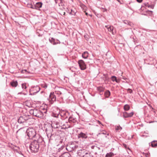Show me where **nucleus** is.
<instances>
[{"label": "nucleus", "mask_w": 157, "mask_h": 157, "mask_svg": "<svg viewBox=\"0 0 157 157\" xmlns=\"http://www.w3.org/2000/svg\"><path fill=\"white\" fill-rule=\"evenodd\" d=\"M59 124V122H56V125H58V124Z\"/></svg>", "instance_id": "48"}, {"label": "nucleus", "mask_w": 157, "mask_h": 157, "mask_svg": "<svg viewBox=\"0 0 157 157\" xmlns=\"http://www.w3.org/2000/svg\"><path fill=\"white\" fill-rule=\"evenodd\" d=\"M84 157H93L91 153L86 152L85 153Z\"/></svg>", "instance_id": "27"}, {"label": "nucleus", "mask_w": 157, "mask_h": 157, "mask_svg": "<svg viewBox=\"0 0 157 157\" xmlns=\"http://www.w3.org/2000/svg\"><path fill=\"white\" fill-rule=\"evenodd\" d=\"M59 157H63V156L62 155H61V156H60Z\"/></svg>", "instance_id": "50"}, {"label": "nucleus", "mask_w": 157, "mask_h": 157, "mask_svg": "<svg viewBox=\"0 0 157 157\" xmlns=\"http://www.w3.org/2000/svg\"><path fill=\"white\" fill-rule=\"evenodd\" d=\"M150 7L152 9H153V7L152 6H151Z\"/></svg>", "instance_id": "46"}, {"label": "nucleus", "mask_w": 157, "mask_h": 157, "mask_svg": "<svg viewBox=\"0 0 157 157\" xmlns=\"http://www.w3.org/2000/svg\"><path fill=\"white\" fill-rule=\"evenodd\" d=\"M71 11L69 12V13L71 15H75L76 13L75 11L74 10L72 9H71Z\"/></svg>", "instance_id": "26"}, {"label": "nucleus", "mask_w": 157, "mask_h": 157, "mask_svg": "<svg viewBox=\"0 0 157 157\" xmlns=\"http://www.w3.org/2000/svg\"><path fill=\"white\" fill-rule=\"evenodd\" d=\"M134 114L133 112L128 113L126 112L123 113V117L124 118H128L132 117Z\"/></svg>", "instance_id": "12"}, {"label": "nucleus", "mask_w": 157, "mask_h": 157, "mask_svg": "<svg viewBox=\"0 0 157 157\" xmlns=\"http://www.w3.org/2000/svg\"><path fill=\"white\" fill-rule=\"evenodd\" d=\"M86 15H87L88 14L87 13H86Z\"/></svg>", "instance_id": "52"}, {"label": "nucleus", "mask_w": 157, "mask_h": 157, "mask_svg": "<svg viewBox=\"0 0 157 157\" xmlns=\"http://www.w3.org/2000/svg\"><path fill=\"white\" fill-rule=\"evenodd\" d=\"M19 153H19V154H21L22 155H23V154L21 153V151H20L19 150Z\"/></svg>", "instance_id": "44"}, {"label": "nucleus", "mask_w": 157, "mask_h": 157, "mask_svg": "<svg viewBox=\"0 0 157 157\" xmlns=\"http://www.w3.org/2000/svg\"><path fill=\"white\" fill-rule=\"evenodd\" d=\"M60 114L63 119L67 118L69 116V113L66 111H62L60 112Z\"/></svg>", "instance_id": "9"}, {"label": "nucleus", "mask_w": 157, "mask_h": 157, "mask_svg": "<svg viewBox=\"0 0 157 157\" xmlns=\"http://www.w3.org/2000/svg\"><path fill=\"white\" fill-rule=\"evenodd\" d=\"M30 113L33 116L39 118H43L44 115L43 112L39 109H35L31 110L30 111Z\"/></svg>", "instance_id": "3"}, {"label": "nucleus", "mask_w": 157, "mask_h": 157, "mask_svg": "<svg viewBox=\"0 0 157 157\" xmlns=\"http://www.w3.org/2000/svg\"><path fill=\"white\" fill-rule=\"evenodd\" d=\"M52 126L51 124L49 125L48 126V128H46L45 129V132L47 133H52L53 132Z\"/></svg>", "instance_id": "13"}, {"label": "nucleus", "mask_w": 157, "mask_h": 157, "mask_svg": "<svg viewBox=\"0 0 157 157\" xmlns=\"http://www.w3.org/2000/svg\"><path fill=\"white\" fill-rule=\"evenodd\" d=\"M68 121L69 123H75L76 121V118L73 116H70L68 118Z\"/></svg>", "instance_id": "14"}, {"label": "nucleus", "mask_w": 157, "mask_h": 157, "mask_svg": "<svg viewBox=\"0 0 157 157\" xmlns=\"http://www.w3.org/2000/svg\"><path fill=\"white\" fill-rule=\"evenodd\" d=\"M38 138L37 140H34L29 145V148L32 152L36 153L39 150V143L43 141V139L41 137L38 136Z\"/></svg>", "instance_id": "1"}, {"label": "nucleus", "mask_w": 157, "mask_h": 157, "mask_svg": "<svg viewBox=\"0 0 157 157\" xmlns=\"http://www.w3.org/2000/svg\"><path fill=\"white\" fill-rule=\"evenodd\" d=\"M19 149L20 148L19 147L17 146H14L13 150H14V151H16V152L19 153Z\"/></svg>", "instance_id": "28"}, {"label": "nucleus", "mask_w": 157, "mask_h": 157, "mask_svg": "<svg viewBox=\"0 0 157 157\" xmlns=\"http://www.w3.org/2000/svg\"><path fill=\"white\" fill-rule=\"evenodd\" d=\"M123 79L125 80H128V78L126 77H125L124 76H123L122 77V78Z\"/></svg>", "instance_id": "41"}, {"label": "nucleus", "mask_w": 157, "mask_h": 157, "mask_svg": "<svg viewBox=\"0 0 157 157\" xmlns=\"http://www.w3.org/2000/svg\"><path fill=\"white\" fill-rule=\"evenodd\" d=\"M27 135L30 139H32L36 136V131L35 129L31 128H29L26 130Z\"/></svg>", "instance_id": "2"}, {"label": "nucleus", "mask_w": 157, "mask_h": 157, "mask_svg": "<svg viewBox=\"0 0 157 157\" xmlns=\"http://www.w3.org/2000/svg\"><path fill=\"white\" fill-rule=\"evenodd\" d=\"M127 91L130 93L131 94L132 92V90L128 88L127 89Z\"/></svg>", "instance_id": "36"}, {"label": "nucleus", "mask_w": 157, "mask_h": 157, "mask_svg": "<svg viewBox=\"0 0 157 157\" xmlns=\"http://www.w3.org/2000/svg\"><path fill=\"white\" fill-rule=\"evenodd\" d=\"M145 6H146V7H150L151 6L150 5H148V3H146V4H145Z\"/></svg>", "instance_id": "38"}, {"label": "nucleus", "mask_w": 157, "mask_h": 157, "mask_svg": "<svg viewBox=\"0 0 157 157\" xmlns=\"http://www.w3.org/2000/svg\"><path fill=\"white\" fill-rule=\"evenodd\" d=\"M151 145L153 147H157V141L154 140L151 142Z\"/></svg>", "instance_id": "17"}, {"label": "nucleus", "mask_w": 157, "mask_h": 157, "mask_svg": "<svg viewBox=\"0 0 157 157\" xmlns=\"http://www.w3.org/2000/svg\"><path fill=\"white\" fill-rule=\"evenodd\" d=\"M10 84L13 87H15L18 85V82L17 81H13L10 82Z\"/></svg>", "instance_id": "16"}, {"label": "nucleus", "mask_w": 157, "mask_h": 157, "mask_svg": "<svg viewBox=\"0 0 157 157\" xmlns=\"http://www.w3.org/2000/svg\"><path fill=\"white\" fill-rule=\"evenodd\" d=\"M29 119L28 116L24 115L20 116L18 119L17 121L19 123L22 124L23 125H26Z\"/></svg>", "instance_id": "4"}, {"label": "nucleus", "mask_w": 157, "mask_h": 157, "mask_svg": "<svg viewBox=\"0 0 157 157\" xmlns=\"http://www.w3.org/2000/svg\"><path fill=\"white\" fill-rule=\"evenodd\" d=\"M42 4L41 2H38L36 3L34 6L35 9H38V8L41 7Z\"/></svg>", "instance_id": "15"}, {"label": "nucleus", "mask_w": 157, "mask_h": 157, "mask_svg": "<svg viewBox=\"0 0 157 157\" xmlns=\"http://www.w3.org/2000/svg\"><path fill=\"white\" fill-rule=\"evenodd\" d=\"M82 57L84 59H86L88 56V53L87 52H84L82 55Z\"/></svg>", "instance_id": "18"}, {"label": "nucleus", "mask_w": 157, "mask_h": 157, "mask_svg": "<svg viewBox=\"0 0 157 157\" xmlns=\"http://www.w3.org/2000/svg\"><path fill=\"white\" fill-rule=\"evenodd\" d=\"M113 26H110L109 27V28H108V31L110 32H111L112 31H113Z\"/></svg>", "instance_id": "32"}, {"label": "nucleus", "mask_w": 157, "mask_h": 157, "mask_svg": "<svg viewBox=\"0 0 157 157\" xmlns=\"http://www.w3.org/2000/svg\"><path fill=\"white\" fill-rule=\"evenodd\" d=\"M78 146L73 143L67 145L66 147V149L68 151L72 152L75 150Z\"/></svg>", "instance_id": "7"}, {"label": "nucleus", "mask_w": 157, "mask_h": 157, "mask_svg": "<svg viewBox=\"0 0 157 157\" xmlns=\"http://www.w3.org/2000/svg\"><path fill=\"white\" fill-rule=\"evenodd\" d=\"M15 145H14L13 144H11V145L10 146V147L12 148L13 149V150L14 149V146H15Z\"/></svg>", "instance_id": "37"}, {"label": "nucleus", "mask_w": 157, "mask_h": 157, "mask_svg": "<svg viewBox=\"0 0 157 157\" xmlns=\"http://www.w3.org/2000/svg\"><path fill=\"white\" fill-rule=\"evenodd\" d=\"M28 6L29 7V8H32L33 9H35L34 6H33V5L31 3L28 4Z\"/></svg>", "instance_id": "33"}, {"label": "nucleus", "mask_w": 157, "mask_h": 157, "mask_svg": "<svg viewBox=\"0 0 157 157\" xmlns=\"http://www.w3.org/2000/svg\"><path fill=\"white\" fill-rule=\"evenodd\" d=\"M63 157H71V155L67 152L63 153L62 155Z\"/></svg>", "instance_id": "21"}, {"label": "nucleus", "mask_w": 157, "mask_h": 157, "mask_svg": "<svg viewBox=\"0 0 157 157\" xmlns=\"http://www.w3.org/2000/svg\"><path fill=\"white\" fill-rule=\"evenodd\" d=\"M49 41L52 43L53 44H56L55 42L54 41V39L53 38H52L51 39H49Z\"/></svg>", "instance_id": "30"}, {"label": "nucleus", "mask_w": 157, "mask_h": 157, "mask_svg": "<svg viewBox=\"0 0 157 157\" xmlns=\"http://www.w3.org/2000/svg\"><path fill=\"white\" fill-rule=\"evenodd\" d=\"M130 108V106L128 104L125 105L124 106V109L125 111L128 110Z\"/></svg>", "instance_id": "22"}, {"label": "nucleus", "mask_w": 157, "mask_h": 157, "mask_svg": "<svg viewBox=\"0 0 157 157\" xmlns=\"http://www.w3.org/2000/svg\"><path fill=\"white\" fill-rule=\"evenodd\" d=\"M123 146L126 149H128L130 152L131 151V149H130V148L127 147V146L126 144H123Z\"/></svg>", "instance_id": "29"}, {"label": "nucleus", "mask_w": 157, "mask_h": 157, "mask_svg": "<svg viewBox=\"0 0 157 157\" xmlns=\"http://www.w3.org/2000/svg\"><path fill=\"white\" fill-rule=\"evenodd\" d=\"M86 151L84 150H80L78 151V154L80 157H84Z\"/></svg>", "instance_id": "10"}, {"label": "nucleus", "mask_w": 157, "mask_h": 157, "mask_svg": "<svg viewBox=\"0 0 157 157\" xmlns=\"http://www.w3.org/2000/svg\"><path fill=\"white\" fill-rule=\"evenodd\" d=\"M126 82L128 83L127 81H126Z\"/></svg>", "instance_id": "54"}, {"label": "nucleus", "mask_w": 157, "mask_h": 157, "mask_svg": "<svg viewBox=\"0 0 157 157\" xmlns=\"http://www.w3.org/2000/svg\"><path fill=\"white\" fill-rule=\"evenodd\" d=\"M105 27L108 29V28H109L108 25H106Z\"/></svg>", "instance_id": "45"}, {"label": "nucleus", "mask_w": 157, "mask_h": 157, "mask_svg": "<svg viewBox=\"0 0 157 157\" xmlns=\"http://www.w3.org/2000/svg\"><path fill=\"white\" fill-rule=\"evenodd\" d=\"M78 63L81 70H84L86 69V64L83 60L81 59L79 60Z\"/></svg>", "instance_id": "8"}, {"label": "nucleus", "mask_w": 157, "mask_h": 157, "mask_svg": "<svg viewBox=\"0 0 157 157\" xmlns=\"http://www.w3.org/2000/svg\"><path fill=\"white\" fill-rule=\"evenodd\" d=\"M44 113H45V114L46 113H47V110L46 109H44Z\"/></svg>", "instance_id": "40"}, {"label": "nucleus", "mask_w": 157, "mask_h": 157, "mask_svg": "<svg viewBox=\"0 0 157 157\" xmlns=\"http://www.w3.org/2000/svg\"><path fill=\"white\" fill-rule=\"evenodd\" d=\"M111 80L113 81H116L117 83L119 82L118 80L117 79L116 77L115 76H112L111 77Z\"/></svg>", "instance_id": "23"}, {"label": "nucleus", "mask_w": 157, "mask_h": 157, "mask_svg": "<svg viewBox=\"0 0 157 157\" xmlns=\"http://www.w3.org/2000/svg\"><path fill=\"white\" fill-rule=\"evenodd\" d=\"M149 11V12H151L152 13V12L151 11Z\"/></svg>", "instance_id": "53"}, {"label": "nucleus", "mask_w": 157, "mask_h": 157, "mask_svg": "<svg viewBox=\"0 0 157 157\" xmlns=\"http://www.w3.org/2000/svg\"><path fill=\"white\" fill-rule=\"evenodd\" d=\"M25 71H26V70H25Z\"/></svg>", "instance_id": "55"}, {"label": "nucleus", "mask_w": 157, "mask_h": 157, "mask_svg": "<svg viewBox=\"0 0 157 157\" xmlns=\"http://www.w3.org/2000/svg\"><path fill=\"white\" fill-rule=\"evenodd\" d=\"M111 32H112V33L113 34H114L116 33V31L114 29H113V31H112Z\"/></svg>", "instance_id": "39"}, {"label": "nucleus", "mask_w": 157, "mask_h": 157, "mask_svg": "<svg viewBox=\"0 0 157 157\" xmlns=\"http://www.w3.org/2000/svg\"><path fill=\"white\" fill-rule=\"evenodd\" d=\"M100 134H104V135H106L107 136H105V137L106 138L107 137V136L109 135V133L108 132H107L106 131H105V130L103 131L102 132H101Z\"/></svg>", "instance_id": "25"}, {"label": "nucleus", "mask_w": 157, "mask_h": 157, "mask_svg": "<svg viewBox=\"0 0 157 157\" xmlns=\"http://www.w3.org/2000/svg\"><path fill=\"white\" fill-rule=\"evenodd\" d=\"M136 0L138 2L140 3L143 0Z\"/></svg>", "instance_id": "42"}, {"label": "nucleus", "mask_w": 157, "mask_h": 157, "mask_svg": "<svg viewBox=\"0 0 157 157\" xmlns=\"http://www.w3.org/2000/svg\"><path fill=\"white\" fill-rule=\"evenodd\" d=\"M97 90L99 92H103L105 90V87L102 86H99L97 87Z\"/></svg>", "instance_id": "19"}, {"label": "nucleus", "mask_w": 157, "mask_h": 157, "mask_svg": "<svg viewBox=\"0 0 157 157\" xmlns=\"http://www.w3.org/2000/svg\"><path fill=\"white\" fill-rule=\"evenodd\" d=\"M78 138H82V139H86L87 138V135L82 132H81L78 135Z\"/></svg>", "instance_id": "11"}, {"label": "nucleus", "mask_w": 157, "mask_h": 157, "mask_svg": "<svg viewBox=\"0 0 157 157\" xmlns=\"http://www.w3.org/2000/svg\"><path fill=\"white\" fill-rule=\"evenodd\" d=\"M122 128L120 127V126H117V127L116 128V130H119L122 129Z\"/></svg>", "instance_id": "35"}, {"label": "nucleus", "mask_w": 157, "mask_h": 157, "mask_svg": "<svg viewBox=\"0 0 157 157\" xmlns=\"http://www.w3.org/2000/svg\"><path fill=\"white\" fill-rule=\"evenodd\" d=\"M21 128L20 129H19L17 132V133H18L21 130Z\"/></svg>", "instance_id": "43"}, {"label": "nucleus", "mask_w": 157, "mask_h": 157, "mask_svg": "<svg viewBox=\"0 0 157 157\" xmlns=\"http://www.w3.org/2000/svg\"><path fill=\"white\" fill-rule=\"evenodd\" d=\"M114 155V154L112 152H109V153H107L105 157H112Z\"/></svg>", "instance_id": "24"}, {"label": "nucleus", "mask_w": 157, "mask_h": 157, "mask_svg": "<svg viewBox=\"0 0 157 157\" xmlns=\"http://www.w3.org/2000/svg\"><path fill=\"white\" fill-rule=\"evenodd\" d=\"M40 90V88L38 86H32L30 89L29 92L31 95H34L39 92Z\"/></svg>", "instance_id": "6"}, {"label": "nucleus", "mask_w": 157, "mask_h": 157, "mask_svg": "<svg viewBox=\"0 0 157 157\" xmlns=\"http://www.w3.org/2000/svg\"><path fill=\"white\" fill-rule=\"evenodd\" d=\"M47 100L48 101L49 105L53 104L55 101H56V97L54 92H52L50 93L49 97Z\"/></svg>", "instance_id": "5"}, {"label": "nucleus", "mask_w": 157, "mask_h": 157, "mask_svg": "<svg viewBox=\"0 0 157 157\" xmlns=\"http://www.w3.org/2000/svg\"><path fill=\"white\" fill-rule=\"evenodd\" d=\"M110 95V92L109 90H106L104 93V95L106 98H109Z\"/></svg>", "instance_id": "20"}, {"label": "nucleus", "mask_w": 157, "mask_h": 157, "mask_svg": "<svg viewBox=\"0 0 157 157\" xmlns=\"http://www.w3.org/2000/svg\"><path fill=\"white\" fill-rule=\"evenodd\" d=\"M99 122L100 123V124H101V122L100 121H99Z\"/></svg>", "instance_id": "56"}, {"label": "nucleus", "mask_w": 157, "mask_h": 157, "mask_svg": "<svg viewBox=\"0 0 157 157\" xmlns=\"http://www.w3.org/2000/svg\"><path fill=\"white\" fill-rule=\"evenodd\" d=\"M21 87L22 89H26L27 88V87L26 86L25 83H22L21 84Z\"/></svg>", "instance_id": "34"}, {"label": "nucleus", "mask_w": 157, "mask_h": 157, "mask_svg": "<svg viewBox=\"0 0 157 157\" xmlns=\"http://www.w3.org/2000/svg\"><path fill=\"white\" fill-rule=\"evenodd\" d=\"M44 93V91H42L41 92V94H43Z\"/></svg>", "instance_id": "49"}, {"label": "nucleus", "mask_w": 157, "mask_h": 157, "mask_svg": "<svg viewBox=\"0 0 157 157\" xmlns=\"http://www.w3.org/2000/svg\"><path fill=\"white\" fill-rule=\"evenodd\" d=\"M58 116V115H56V116H54V117H57Z\"/></svg>", "instance_id": "47"}, {"label": "nucleus", "mask_w": 157, "mask_h": 157, "mask_svg": "<svg viewBox=\"0 0 157 157\" xmlns=\"http://www.w3.org/2000/svg\"><path fill=\"white\" fill-rule=\"evenodd\" d=\"M41 85L42 87L44 88L45 89H46L47 87V85L45 83H44L43 84H42Z\"/></svg>", "instance_id": "31"}, {"label": "nucleus", "mask_w": 157, "mask_h": 157, "mask_svg": "<svg viewBox=\"0 0 157 157\" xmlns=\"http://www.w3.org/2000/svg\"><path fill=\"white\" fill-rule=\"evenodd\" d=\"M60 2H62V0H60Z\"/></svg>", "instance_id": "51"}]
</instances>
